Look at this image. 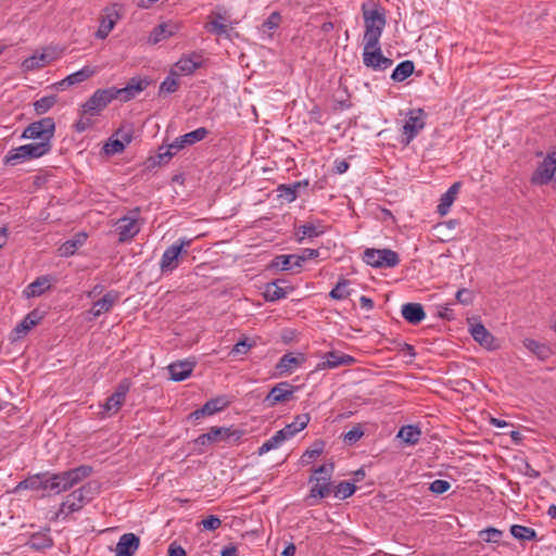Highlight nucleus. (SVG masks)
Wrapping results in <instances>:
<instances>
[{
	"mask_svg": "<svg viewBox=\"0 0 556 556\" xmlns=\"http://www.w3.org/2000/svg\"><path fill=\"white\" fill-rule=\"evenodd\" d=\"M362 13L365 25L364 42H367V48H375L387 24L384 9L377 3H364Z\"/></svg>",
	"mask_w": 556,
	"mask_h": 556,
	"instance_id": "f257e3e1",
	"label": "nucleus"
},
{
	"mask_svg": "<svg viewBox=\"0 0 556 556\" xmlns=\"http://www.w3.org/2000/svg\"><path fill=\"white\" fill-rule=\"evenodd\" d=\"M55 132V123L52 117H43L30 123L23 131L22 139L34 140L35 144L48 147V153L52 149V139Z\"/></svg>",
	"mask_w": 556,
	"mask_h": 556,
	"instance_id": "f03ea898",
	"label": "nucleus"
},
{
	"mask_svg": "<svg viewBox=\"0 0 556 556\" xmlns=\"http://www.w3.org/2000/svg\"><path fill=\"white\" fill-rule=\"evenodd\" d=\"M48 154V147L34 142L11 149L3 159L7 166H16Z\"/></svg>",
	"mask_w": 556,
	"mask_h": 556,
	"instance_id": "7ed1b4c3",
	"label": "nucleus"
},
{
	"mask_svg": "<svg viewBox=\"0 0 556 556\" xmlns=\"http://www.w3.org/2000/svg\"><path fill=\"white\" fill-rule=\"evenodd\" d=\"M96 494L92 483H86L74 490L62 502L58 516L61 514H71L80 510L86 503L91 501Z\"/></svg>",
	"mask_w": 556,
	"mask_h": 556,
	"instance_id": "20e7f679",
	"label": "nucleus"
},
{
	"mask_svg": "<svg viewBox=\"0 0 556 556\" xmlns=\"http://www.w3.org/2000/svg\"><path fill=\"white\" fill-rule=\"evenodd\" d=\"M242 435L243 431L239 429H231L228 427H212L206 433L199 435L194 442L197 445H207L217 442L235 444L242 438Z\"/></svg>",
	"mask_w": 556,
	"mask_h": 556,
	"instance_id": "39448f33",
	"label": "nucleus"
},
{
	"mask_svg": "<svg viewBox=\"0 0 556 556\" xmlns=\"http://www.w3.org/2000/svg\"><path fill=\"white\" fill-rule=\"evenodd\" d=\"M363 261L375 268H392L399 265L400 256L390 249H366Z\"/></svg>",
	"mask_w": 556,
	"mask_h": 556,
	"instance_id": "423d86ee",
	"label": "nucleus"
},
{
	"mask_svg": "<svg viewBox=\"0 0 556 556\" xmlns=\"http://www.w3.org/2000/svg\"><path fill=\"white\" fill-rule=\"evenodd\" d=\"M426 126V113L422 109L410 110L402 129L401 142L408 146Z\"/></svg>",
	"mask_w": 556,
	"mask_h": 556,
	"instance_id": "0eeeda50",
	"label": "nucleus"
},
{
	"mask_svg": "<svg viewBox=\"0 0 556 556\" xmlns=\"http://www.w3.org/2000/svg\"><path fill=\"white\" fill-rule=\"evenodd\" d=\"M139 210H132L127 215L121 217L115 224V231L118 235L119 242L130 241L141 229L139 222Z\"/></svg>",
	"mask_w": 556,
	"mask_h": 556,
	"instance_id": "6e6552de",
	"label": "nucleus"
},
{
	"mask_svg": "<svg viewBox=\"0 0 556 556\" xmlns=\"http://www.w3.org/2000/svg\"><path fill=\"white\" fill-rule=\"evenodd\" d=\"M52 472L43 471L35 475H30L21 482L14 489V492H18L21 490H33V491H43L47 495H53V486H52Z\"/></svg>",
	"mask_w": 556,
	"mask_h": 556,
	"instance_id": "1a4fd4ad",
	"label": "nucleus"
},
{
	"mask_svg": "<svg viewBox=\"0 0 556 556\" xmlns=\"http://www.w3.org/2000/svg\"><path fill=\"white\" fill-rule=\"evenodd\" d=\"M115 94L113 88L98 89L93 94L81 105L83 114L90 116L98 115L103 111L113 100Z\"/></svg>",
	"mask_w": 556,
	"mask_h": 556,
	"instance_id": "9d476101",
	"label": "nucleus"
},
{
	"mask_svg": "<svg viewBox=\"0 0 556 556\" xmlns=\"http://www.w3.org/2000/svg\"><path fill=\"white\" fill-rule=\"evenodd\" d=\"M121 9V5L115 3L103 10V14L100 16V25L96 33L97 38L105 39L109 36L122 17Z\"/></svg>",
	"mask_w": 556,
	"mask_h": 556,
	"instance_id": "9b49d317",
	"label": "nucleus"
},
{
	"mask_svg": "<svg viewBox=\"0 0 556 556\" xmlns=\"http://www.w3.org/2000/svg\"><path fill=\"white\" fill-rule=\"evenodd\" d=\"M296 389L298 387L287 381L279 382L270 389L264 399V403L267 407H274L277 404L288 402L293 399V393Z\"/></svg>",
	"mask_w": 556,
	"mask_h": 556,
	"instance_id": "f8f14e48",
	"label": "nucleus"
},
{
	"mask_svg": "<svg viewBox=\"0 0 556 556\" xmlns=\"http://www.w3.org/2000/svg\"><path fill=\"white\" fill-rule=\"evenodd\" d=\"M363 63L365 66L372 70L384 71L389 68L393 62L381 53L379 43L375 48H367V42H364Z\"/></svg>",
	"mask_w": 556,
	"mask_h": 556,
	"instance_id": "ddd939ff",
	"label": "nucleus"
},
{
	"mask_svg": "<svg viewBox=\"0 0 556 556\" xmlns=\"http://www.w3.org/2000/svg\"><path fill=\"white\" fill-rule=\"evenodd\" d=\"M118 300L119 292L110 290L101 299L93 302L91 308L88 311V314L92 318H98L101 315L110 312Z\"/></svg>",
	"mask_w": 556,
	"mask_h": 556,
	"instance_id": "4468645a",
	"label": "nucleus"
},
{
	"mask_svg": "<svg viewBox=\"0 0 556 556\" xmlns=\"http://www.w3.org/2000/svg\"><path fill=\"white\" fill-rule=\"evenodd\" d=\"M556 172V159L548 155L533 173L531 181L535 185H547Z\"/></svg>",
	"mask_w": 556,
	"mask_h": 556,
	"instance_id": "2eb2a0df",
	"label": "nucleus"
},
{
	"mask_svg": "<svg viewBox=\"0 0 556 556\" xmlns=\"http://www.w3.org/2000/svg\"><path fill=\"white\" fill-rule=\"evenodd\" d=\"M205 63V59L201 53L190 52L182 54L178 61H176V68L181 75H190L195 70L202 67Z\"/></svg>",
	"mask_w": 556,
	"mask_h": 556,
	"instance_id": "dca6fc26",
	"label": "nucleus"
},
{
	"mask_svg": "<svg viewBox=\"0 0 556 556\" xmlns=\"http://www.w3.org/2000/svg\"><path fill=\"white\" fill-rule=\"evenodd\" d=\"M147 81L143 79L131 78L130 81L124 88H112L115 94V99H119L123 102H127L134 99L138 93H140L147 87Z\"/></svg>",
	"mask_w": 556,
	"mask_h": 556,
	"instance_id": "f3484780",
	"label": "nucleus"
},
{
	"mask_svg": "<svg viewBox=\"0 0 556 556\" xmlns=\"http://www.w3.org/2000/svg\"><path fill=\"white\" fill-rule=\"evenodd\" d=\"M229 405V401L226 396H218L207 401L201 408L195 409L190 414V418L200 419L204 416H212L218 412H222Z\"/></svg>",
	"mask_w": 556,
	"mask_h": 556,
	"instance_id": "a211bd4d",
	"label": "nucleus"
},
{
	"mask_svg": "<svg viewBox=\"0 0 556 556\" xmlns=\"http://www.w3.org/2000/svg\"><path fill=\"white\" fill-rule=\"evenodd\" d=\"M140 544L139 538L135 533L123 534L115 547V556H132Z\"/></svg>",
	"mask_w": 556,
	"mask_h": 556,
	"instance_id": "6ab92c4d",
	"label": "nucleus"
},
{
	"mask_svg": "<svg viewBox=\"0 0 556 556\" xmlns=\"http://www.w3.org/2000/svg\"><path fill=\"white\" fill-rule=\"evenodd\" d=\"M355 363V358L351 355L339 353V352H328L325 355V361L318 364V369L326 368H337L340 366H350Z\"/></svg>",
	"mask_w": 556,
	"mask_h": 556,
	"instance_id": "aec40b11",
	"label": "nucleus"
},
{
	"mask_svg": "<svg viewBox=\"0 0 556 556\" xmlns=\"http://www.w3.org/2000/svg\"><path fill=\"white\" fill-rule=\"evenodd\" d=\"M40 319L41 317L39 316L37 311H31L30 313H28L24 317V319L14 327L13 340L25 337L37 324H39Z\"/></svg>",
	"mask_w": 556,
	"mask_h": 556,
	"instance_id": "412c9836",
	"label": "nucleus"
},
{
	"mask_svg": "<svg viewBox=\"0 0 556 556\" xmlns=\"http://www.w3.org/2000/svg\"><path fill=\"white\" fill-rule=\"evenodd\" d=\"M305 361L303 354L294 356L292 353L285 354L276 365V370L279 375L290 374L295 368L300 367Z\"/></svg>",
	"mask_w": 556,
	"mask_h": 556,
	"instance_id": "4be33fe9",
	"label": "nucleus"
},
{
	"mask_svg": "<svg viewBox=\"0 0 556 556\" xmlns=\"http://www.w3.org/2000/svg\"><path fill=\"white\" fill-rule=\"evenodd\" d=\"M282 283H285L283 280H276L273 282H268L265 286L264 290V296L269 302H275L281 299H285L289 291L292 290L290 287H283Z\"/></svg>",
	"mask_w": 556,
	"mask_h": 556,
	"instance_id": "5701e85b",
	"label": "nucleus"
},
{
	"mask_svg": "<svg viewBox=\"0 0 556 556\" xmlns=\"http://www.w3.org/2000/svg\"><path fill=\"white\" fill-rule=\"evenodd\" d=\"M402 316L409 324L418 325L425 319L426 313L421 304L406 303L402 306Z\"/></svg>",
	"mask_w": 556,
	"mask_h": 556,
	"instance_id": "b1692460",
	"label": "nucleus"
},
{
	"mask_svg": "<svg viewBox=\"0 0 556 556\" xmlns=\"http://www.w3.org/2000/svg\"><path fill=\"white\" fill-rule=\"evenodd\" d=\"M470 333L475 341L488 350L495 349L494 337L491 332L482 325L476 324L471 327Z\"/></svg>",
	"mask_w": 556,
	"mask_h": 556,
	"instance_id": "393cba45",
	"label": "nucleus"
},
{
	"mask_svg": "<svg viewBox=\"0 0 556 556\" xmlns=\"http://www.w3.org/2000/svg\"><path fill=\"white\" fill-rule=\"evenodd\" d=\"M207 134L208 131L206 128L200 127L193 131L180 136L179 138H176V151L182 150L203 140Z\"/></svg>",
	"mask_w": 556,
	"mask_h": 556,
	"instance_id": "a878e982",
	"label": "nucleus"
},
{
	"mask_svg": "<svg viewBox=\"0 0 556 556\" xmlns=\"http://www.w3.org/2000/svg\"><path fill=\"white\" fill-rule=\"evenodd\" d=\"M462 184L459 181L454 182L445 193L442 194L440 203L437 207V212L444 216L448 213L450 207L454 203L456 195L460 189Z\"/></svg>",
	"mask_w": 556,
	"mask_h": 556,
	"instance_id": "bb28decb",
	"label": "nucleus"
},
{
	"mask_svg": "<svg viewBox=\"0 0 556 556\" xmlns=\"http://www.w3.org/2000/svg\"><path fill=\"white\" fill-rule=\"evenodd\" d=\"M96 73H97L96 67L86 65L81 70L66 76L63 80H61L59 83V85L61 87H64V86L68 87V86H73L76 84H80V83L87 80L88 78H90L91 76H93Z\"/></svg>",
	"mask_w": 556,
	"mask_h": 556,
	"instance_id": "cd10ccee",
	"label": "nucleus"
},
{
	"mask_svg": "<svg viewBox=\"0 0 556 556\" xmlns=\"http://www.w3.org/2000/svg\"><path fill=\"white\" fill-rule=\"evenodd\" d=\"M197 365L198 361L194 356L176 361V382L188 379L192 375Z\"/></svg>",
	"mask_w": 556,
	"mask_h": 556,
	"instance_id": "c85d7f7f",
	"label": "nucleus"
},
{
	"mask_svg": "<svg viewBox=\"0 0 556 556\" xmlns=\"http://www.w3.org/2000/svg\"><path fill=\"white\" fill-rule=\"evenodd\" d=\"M51 279L49 276H40L29 283L24 291L27 298L40 296L46 290L50 289Z\"/></svg>",
	"mask_w": 556,
	"mask_h": 556,
	"instance_id": "c756f323",
	"label": "nucleus"
},
{
	"mask_svg": "<svg viewBox=\"0 0 556 556\" xmlns=\"http://www.w3.org/2000/svg\"><path fill=\"white\" fill-rule=\"evenodd\" d=\"M309 420H311L309 414H300V415L295 416L294 420L291 424H288L281 430L286 433L288 439H291L298 432L303 430L307 426Z\"/></svg>",
	"mask_w": 556,
	"mask_h": 556,
	"instance_id": "7c9ffc66",
	"label": "nucleus"
},
{
	"mask_svg": "<svg viewBox=\"0 0 556 556\" xmlns=\"http://www.w3.org/2000/svg\"><path fill=\"white\" fill-rule=\"evenodd\" d=\"M26 545L35 551H45L53 545V540L46 533L37 532L29 538Z\"/></svg>",
	"mask_w": 556,
	"mask_h": 556,
	"instance_id": "2f4dec72",
	"label": "nucleus"
},
{
	"mask_svg": "<svg viewBox=\"0 0 556 556\" xmlns=\"http://www.w3.org/2000/svg\"><path fill=\"white\" fill-rule=\"evenodd\" d=\"M53 495L61 494L73 488L67 471L52 472Z\"/></svg>",
	"mask_w": 556,
	"mask_h": 556,
	"instance_id": "473e14b6",
	"label": "nucleus"
},
{
	"mask_svg": "<svg viewBox=\"0 0 556 556\" xmlns=\"http://www.w3.org/2000/svg\"><path fill=\"white\" fill-rule=\"evenodd\" d=\"M421 435V431L417 426L408 425L400 429L397 437L403 440L406 444H416Z\"/></svg>",
	"mask_w": 556,
	"mask_h": 556,
	"instance_id": "72a5a7b5",
	"label": "nucleus"
},
{
	"mask_svg": "<svg viewBox=\"0 0 556 556\" xmlns=\"http://www.w3.org/2000/svg\"><path fill=\"white\" fill-rule=\"evenodd\" d=\"M281 23V15L279 12H273L261 25L260 30L263 37L271 38L274 31L279 27Z\"/></svg>",
	"mask_w": 556,
	"mask_h": 556,
	"instance_id": "f704fd0d",
	"label": "nucleus"
},
{
	"mask_svg": "<svg viewBox=\"0 0 556 556\" xmlns=\"http://www.w3.org/2000/svg\"><path fill=\"white\" fill-rule=\"evenodd\" d=\"M415 65L413 61L406 60L396 65L393 70L391 78L394 81H403L408 78L414 72Z\"/></svg>",
	"mask_w": 556,
	"mask_h": 556,
	"instance_id": "c9c22d12",
	"label": "nucleus"
},
{
	"mask_svg": "<svg viewBox=\"0 0 556 556\" xmlns=\"http://www.w3.org/2000/svg\"><path fill=\"white\" fill-rule=\"evenodd\" d=\"M286 440H289L282 430L277 431L271 438L266 440L260 447L258 454L263 455L274 448L279 447Z\"/></svg>",
	"mask_w": 556,
	"mask_h": 556,
	"instance_id": "e433bc0d",
	"label": "nucleus"
},
{
	"mask_svg": "<svg viewBox=\"0 0 556 556\" xmlns=\"http://www.w3.org/2000/svg\"><path fill=\"white\" fill-rule=\"evenodd\" d=\"M523 345L542 361L548 358L552 354L548 346L533 339H526Z\"/></svg>",
	"mask_w": 556,
	"mask_h": 556,
	"instance_id": "4c0bfd02",
	"label": "nucleus"
},
{
	"mask_svg": "<svg viewBox=\"0 0 556 556\" xmlns=\"http://www.w3.org/2000/svg\"><path fill=\"white\" fill-rule=\"evenodd\" d=\"M66 471L68 473L71 483L74 486L92 473V467L89 465H81Z\"/></svg>",
	"mask_w": 556,
	"mask_h": 556,
	"instance_id": "58836bf2",
	"label": "nucleus"
},
{
	"mask_svg": "<svg viewBox=\"0 0 556 556\" xmlns=\"http://www.w3.org/2000/svg\"><path fill=\"white\" fill-rule=\"evenodd\" d=\"M510 533L515 539L521 541H533L536 539V532L534 529L520 525L511 526Z\"/></svg>",
	"mask_w": 556,
	"mask_h": 556,
	"instance_id": "ea45409f",
	"label": "nucleus"
},
{
	"mask_svg": "<svg viewBox=\"0 0 556 556\" xmlns=\"http://www.w3.org/2000/svg\"><path fill=\"white\" fill-rule=\"evenodd\" d=\"M174 147L173 143L168 144L167 147H160L159 149V153L153 156V157H150V162H151V166H155V165H164V164H167L169 163V161L172 160L173 157V153H172V148Z\"/></svg>",
	"mask_w": 556,
	"mask_h": 556,
	"instance_id": "a19ab883",
	"label": "nucleus"
},
{
	"mask_svg": "<svg viewBox=\"0 0 556 556\" xmlns=\"http://www.w3.org/2000/svg\"><path fill=\"white\" fill-rule=\"evenodd\" d=\"M302 182H294L292 185H280L278 187V197L285 199L287 202H293L298 197V189L301 188Z\"/></svg>",
	"mask_w": 556,
	"mask_h": 556,
	"instance_id": "79ce46f5",
	"label": "nucleus"
},
{
	"mask_svg": "<svg viewBox=\"0 0 556 556\" xmlns=\"http://www.w3.org/2000/svg\"><path fill=\"white\" fill-rule=\"evenodd\" d=\"M324 232V230L317 229L312 223H306L304 225H301L298 229L296 235L299 236L296 241L302 242L305 238H315L320 236Z\"/></svg>",
	"mask_w": 556,
	"mask_h": 556,
	"instance_id": "37998d69",
	"label": "nucleus"
},
{
	"mask_svg": "<svg viewBox=\"0 0 556 556\" xmlns=\"http://www.w3.org/2000/svg\"><path fill=\"white\" fill-rule=\"evenodd\" d=\"M173 31L169 29V25L167 24H161L156 26L149 37L150 43H159L160 41L164 40L165 38L172 36Z\"/></svg>",
	"mask_w": 556,
	"mask_h": 556,
	"instance_id": "c03bdc74",
	"label": "nucleus"
},
{
	"mask_svg": "<svg viewBox=\"0 0 556 556\" xmlns=\"http://www.w3.org/2000/svg\"><path fill=\"white\" fill-rule=\"evenodd\" d=\"M56 103L55 96H46L35 101L34 110L38 115L47 113Z\"/></svg>",
	"mask_w": 556,
	"mask_h": 556,
	"instance_id": "a18cd8bd",
	"label": "nucleus"
},
{
	"mask_svg": "<svg viewBox=\"0 0 556 556\" xmlns=\"http://www.w3.org/2000/svg\"><path fill=\"white\" fill-rule=\"evenodd\" d=\"M350 281L346 279H341L336 287L329 292V296L333 300H344L350 296V291L348 289Z\"/></svg>",
	"mask_w": 556,
	"mask_h": 556,
	"instance_id": "49530a36",
	"label": "nucleus"
},
{
	"mask_svg": "<svg viewBox=\"0 0 556 556\" xmlns=\"http://www.w3.org/2000/svg\"><path fill=\"white\" fill-rule=\"evenodd\" d=\"M325 443L323 441H316L313 445V448L306 450L301 457V462L303 465H307L318 456L321 455L324 451Z\"/></svg>",
	"mask_w": 556,
	"mask_h": 556,
	"instance_id": "de8ad7c7",
	"label": "nucleus"
},
{
	"mask_svg": "<svg viewBox=\"0 0 556 556\" xmlns=\"http://www.w3.org/2000/svg\"><path fill=\"white\" fill-rule=\"evenodd\" d=\"M296 256L298 254L278 255L275 257L273 266L280 268L281 270H290L296 267L293 265V263H296Z\"/></svg>",
	"mask_w": 556,
	"mask_h": 556,
	"instance_id": "09e8293b",
	"label": "nucleus"
},
{
	"mask_svg": "<svg viewBox=\"0 0 556 556\" xmlns=\"http://www.w3.org/2000/svg\"><path fill=\"white\" fill-rule=\"evenodd\" d=\"M331 493V483L330 481H319L316 482L314 486L311 489L309 496L314 498H324L327 497Z\"/></svg>",
	"mask_w": 556,
	"mask_h": 556,
	"instance_id": "8fccbe9b",
	"label": "nucleus"
},
{
	"mask_svg": "<svg viewBox=\"0 0 556 556\" xmlns=\"http://www.w3.org/2000/svg\"><path fill=\"white\" fill-rule=\"evenodd\" d=\"M205 29L215 35H223L227 33L228 26L225 24L224 17L222 15H217V18L205 24Z\"/></svg>",
	"mask_w": 556,
	"mask_h": 556,
	"instance_id": "3c124183",
	"label": "nucleus"
},
{
	"mask_svg": "<svg viewBox=\"0 0 556 556\" xmlns=\"http://www.w3.org/2000/svg\"><path fill=\"white\" fill-rule=\"evenodd\" d=\"M364 435V429L362 427V425H357L355 427H353L351 430H349L348 432L343 433V442L349 445V446H352L354 445L357 441H359Z\"/></svg>",
	"mask_w": 556,
	"mask_h": 556,
	"instance_id": "603ef678",
	"label": "nucleus"
},
{
	"mask_svg": "<svg viewBox=\"0 0 556 556\" xmlns=\"http://www.w3.org/2000/svg\"><path fill=\"white\" fill-rule=\"evenodd\" d=\"M85 239H86V235L83 233L81 239L68 240V241L64 242L62 244V247L60 248L61 255H63V256L73 255L76 252V250L78 249V247H80L83 244Z\"/></svg>",
	"mask_w": 556,
	"mask_h": 556,
	"instance_id": "864d4df0",
	"label": "nucleus"
},
{
	"mask_svg": "<svg viewBox=\"0 0 556 556\" xmlns=\"http://www.w3.org/2000/svg\"><path fill=\"white\" fill-rule=\"evenodd\" d=\"M332 471H333V464L321 465L314 469V473L319 475V477H312L309 481H313V480H315L316 482L330 481Z\"/></svg>",
	"mask_w": 556,
	"mask_h": 556,
	"instance_id": "5fc2aeb1",
	"label": "nucleus"
},
{
	"mask_svg": "<svg viewBox=\"0 0 556 556\" xmlns=\"http://www.w3.org/2000/svg\"><path fill=\"white\" fill-rule=\"evenodd\" d=\"M124 400L114 393L109 396L103 405V409L110 415L115 414L119 410L122 405L124 404Z\"/></svg>",
	"mask_w": 556,
	"mask_h": 556,
	"instance_id": "6e6d98bb",
	"label": "nucleus"
},
{
	"mask_svg": "<svg viewBox=\"0 0 556 556\" xmlns=\"http://www.w3.org/2000/svg\"><path fill=\"white\" fill-rule=\"evenodd\" d=\"M503 532L496 528H488L479 532V536L481 540L488 543H498Z\"/></svg>",
	"mask_w": 556,
	"mask_h": 556,
	"instance_id": "4d7b16f0",
	"label": "nucleus"
},
{
	"mask_svg": "<svg viewBox=\"0 0 556 556\" xmlns=\"http://www.w3.org/2000/svg\"><path fill=\"white\" fill-rule=\"evenodd\" d=\"M356 488L353 483L341 481L334 489V495L342 500L348 498L355 492Z\"/></svg>",
	"mask_w": 556,
	"mask_h": 556,
	"instance_id": "13d9d810",
	"label": "nucleus"
},
{
	"mask_svg": "<svg viewBox=\"0 0 556 556\" xmlns=\"http://www.w3.org/2000/svg\"><path fill=\"white\" fill-rule=\"evenodd\" d=\"M174 262V244L169 245L163 256H162V260H161V269H162V273L165 274V273H172L173 270V267H172V264Z\"/></svg>",
	"mask_w": 556,
	"mask_h": 556,
	"instance_id": "bf43d9fd",
	"label": "nucleus"
},
{
	"mask_svg": "<svg viewBox=\"0 0 556 556\" xmlns=\"http://www.w3.org/2000/svg\"><path fill=\"white\" fill-rule=\"evenodd\" d=\"M125 147V142L116 138L111 139L109 142H106L103 147V150L106 154L113 155L123 152Z\"/></svg>",
	"mask_w": 556,
	"mask_h": 556,
	"instance_id": "052dcab7",
	"label": "nucleus"
},
{
	"mask_svg": "<svg viewBox=\"0 0 556 556\" xmlns=\"http://www.w3.org/2000/svg\"><path fill=\"white\" fill-rule=\"evenodd\" d=\"M319 256V251L315 249H304L300 255L296 256V263H293L298 268L302 267L303 263L307 260H313Z\"/></svg>",
	"mask_w": 556,
	"mask_h": 556,
	"instance_id": "680f3d73",
	"label": "nucleus"
},
{
	"mask_svg": "<svg viewBox=\"0 0 556 556\" xmlns=\"http://www.w3.org/2000/svg\"><path fill=\"white\" fill-rule=\"evenodd\" d=\"M451 488V483L446 480H434L430 483L429 490L434 494H443L448 491Z\"/></svg>",
	"mask_w": 556,
	"mask_h": 556,
	"instance_id": "e2e57ef3",
	"label": "nucleus"
},
{
	"mask_svg": "<svg viewBox=\"0 0 556 556\" xmlns=\"http://www.w3.org/2000/svg\"><path fill=\"white\" fill-rule=\"evenodd\" d=\"M201 525L204 530L215 531L222 526V520L217 516L210 515L201 521Z\"/></svg>",
	"mask_w": 556,
	"mask_h": 556,
	"instance_id": "0e129e2a",
	"label": "nucleus"
},
{
	"mask_svg": "<svg viewBox=\"0 0 556 556\" xmlns=\"http://www.w3.org/2000/svg\"><path fill=\"white\" fill-rule=\"evenodd\" d=\"M165 92L170 93L174 92V70L170 68L168 72V76L161 84L159 94L163 96Z\"/></svg>",
	"mask_w": 556,
	"mask_h": 556,
	"instance_id": "69168bd1",
	"label": "nucleus"
},
{
	"mask_svg": "<svg viewBox=\"0 0 556 556\" xmlns=\"http://www.w3.org/2000/svg\"><path fill=\"white\" fill-rule=\"evenodd\" d=\"M456 300L463 305H469L473 302V294L470 290L463 288L456 292Z\"/></svg>",
	"mask_w": 556,
	"mask_h": 556,
	"instance_id": "338daca9",
	"label": "nucleus"
},
{
	"mask_svg": "<svg viewBox=\"0 0 556 556\" xmlns=\"http://www.w3.org/2000/svg\"><path fill=\"white\" fill-rule=\"evenodd\" d=\"M192 240L180 239L179 244H176V266L179 264L180 260L188 254L187 247L190 245Z\"/></svg>",
	"mask_w": 556,
	"mask_h": 556,
	"instance_id": "774afa93",
	"label": "nucleus"
}]
</instances>
